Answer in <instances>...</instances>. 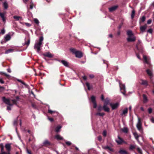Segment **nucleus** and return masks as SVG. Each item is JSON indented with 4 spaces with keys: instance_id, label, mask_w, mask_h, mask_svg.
Wrapping results in <instances>:
<instances>
[{
    "instance_id": "nucleus-1",
    "label": "nucleus",
    "mask_w": 154,
    "mask_h": 154,
    "mask_svg": "<svg viewBox=\"0 0 154 154\" xmlns=\"http://www.w3.org/2000/svg\"><path fill=\"white\" fill-rule=\"evenodd\" d=\"M43 37L41 36L39 38L38 42H35V44L34 48L38 53L41 50V48L43 43Z\"/></svg>"
},
{
    "instance_id": "nucleus-2",
    "label": "nucleus",
    "mask_w": 154,
    "mask_h": 154,
    "mask_svg": "<svg viewBox=\"0 0 154 154\" xmlns=\"http://www.w3.org/2000/svg\"><path fill=\"white\" fill-rule=\"evenodd\" d=\"M128 38L127 40L128 42H134L136 40L135 37L134 36L131 30H128L127 32Z\"/></svg>"
},
{
    "instance_id": "nucleus-3",
    "label": "nucleus",
    "mask_w": 154,
    "mask_h": 154,
    "mask_svg": "<svg viewBox=\"0 0 154 154\" xmlns=\"http://www.w3.org/2000/svg\"><path fill=\"white\" fill-rule=\"evenodd\" d=\"M120 105L119 103L117 102L115 103H110V105L112 110L117 109Z\"/></svg>"
},
{
    "instance_id": "nucleus-4",
    "label": "nucleus",
    "mask_w": 154,
    "mask_h": 154,
    "mask_svg": "<svg viewBox=\"0 0 154 154\" xmlns=\"http://www.w3.org/2000/svg\"><path fill=\"white\" fill-rule=\"evenodd\" d=\"M119 83L121 92L124 95H125V93L126 92L125 86L124 85L122 84L120 82H119Z\"/></svg>"
},
{
    "instance_id": "nucleus-5",
    "label": "nucleus",
    "mask_w": 154,
    "mask_h": 154,
    "mask_svg": "<svg viewBox=\"0 0 154 154\" xmlns=\"http://www.w3.org/2000/svg\"><path fill=\"white\" fill-rule=\"evenodd\" d=\"M3 101L6 104L9 105V106H12V104L10 103L9 100L5 98V97L2 98Z\"/></svg>"
},
{
    "instance_id": "nucleus-6",
    "label": "nucleus",
    "mask_w": 154,
    "mask_h": 154,
    "mask_svg": "<svg viewBox=\"0 0 154 154\" xmlns=\"http://www.w3.org/2000/svg\"><path fill=\"white\" fill-rule=\"evenodd\" d=\"M143 58L145 63L149 65V66H150V63L149 62V58L147 57L146 56L144 55H143Z\"/></svg>"
},
{
    "instance_id": "nucleus-7",
    "label": "nucleus",
    "mask_w": 154,
    "mask_h": 154,
    "mask_svg": "<svg viewBox=\"0 0 154 154\" xmlns=\"http://www.w3.org/2000/svg\"><path fill=\"white\" fill-rule=\"evenodd\" d=\"M118 7V5H115L109 8V11L110 12H112L116 10Z\"/></svg>"
},
{
    "instance_id": "nucleus-8",
    "label": "nucleus",
    "mask_w": 154,
    "mask_h": 154,
    "mask_svg": "<svg viewBox=\"0 0 154 154\" xmlns=\"http://www.w3.org/2000/svg\"><path fill=\"white\" fill-rule=\"evenodd\" d=\"M75 54L76 57L79 58H80L83 56L82 52L79 51H77Z\"/></svg>"
},
{
    "instance_id": "nucleus-9",
    "label": "nucleus",
    "mask_w": 154,
    "mask_h": 154,
    "mask_svg": "<svg viewBox=\"0 0 154 154\" xmlns=\"http://www.w3.org/2000/svg\"><path fill=\"white\" fill-rule=\"evenodd\" d=\"M137 127L139 131L141 130V123L139 118L138 119V122L137 125Z\"/></svg>"
},
{
    "instance_id": "nucleus-10",
    "label": "nucleus",
    "mask_w": 154,
    "mask_h": 154,
    "mask_svg": "<svg viewBox=\"0 0 154 154\" xmlns=\"http://www.w3.org/2000/svg\"><path fill=\"white\" fill-rule=\"evenodd\" d=\"M51 144L47 140H44L42 143V146H47L50 145Z\"/></svg>"
},
{
    "instance_id": "nucleus-11",
    "label": "nucleus",
    "mask_w": 154,
    "mask_h": 154,
    "mask_svg": "<svg viewBox=\"0 0 154 154\" xmlns=\"http://www.w3.org/2000/svg\"><path fill=\"white\" fill-rule=\"evenodd\" d=\"M147 27V26L146 25H145L144 26H140V31L142 32H144Z\"/></svg>"
},
{
    "instance_id": "nucleus-12",
    "label": "nucleus",
    "mask_w": 154,
    "mask_h": 154,
    "mask_svg": "<svg viewBox=\"0 0 154 154\" xmlns=\"http://www.w3.org/2000/svg\"><path fill=\"white\" fill-rule=\"evenodd\" d=\"M5 147L8 152H9L11 150V144L9 143L6 144L5 145Z\"/></svg>"
},
{
    "instance_id": "nucleus-13",
    "label": "nucleus",
    "mask_w": 154,
    "mask_h": 154,
    "mask_svg": "<svg viewBox=\"0 0 154 154\" xmlns=\"http://www.w3.org/2000/svg\"><path fill=\"white\" fill-rule=\"evenodd\" d=\"M6 13V12H4V13L0 12V16L2 18L3 21L5 22V19L4 16Z\"/></svg>"
},
{
    "instance_id": "nucleus-14",
    "label": "nucleus",
    "mask_w": 154,
    "mask_h": 154,
    "mask_svg": "<svg viewBox=\"0 0 154 154\" xmlns=\"http://www.w3.org/2000/svg\"><path fill=\"white\" fill-rule=\"evenodd\" d=\"M4 38L6 41H9L11 38V36L10 34H8L6 35L4 37Z\"/></svg>"
},
{
    "instance_id": "nucleus-15",
    "label": "nucleus",
    "mask_w": 154,
    "mask_h": 154,
    "mask_svg": "<svg viewBox=\"0 0 154 154\" xmlns=\"http://www.w3.org/2000/svg\"><path fill=\"white\" fill-rule=\"evenodd\" d=\"M128 109L127 108H125L122 111L121 115L122 116H125V114L128 113Z\"/></svg>"
},
{
    "instance_id": "nucleus-16",
    "label": "nucleus",
    "mask_w": 154,
    "mask_h": 154,
    "mask_svg": "<svg viewBox=\"0 0 154 154\" xmlns=\"http://www.w3.org/2000/svg\"><path fill=\"white\" fill-rule=\"evenodd\" d=\"M118 140H116V141L118 144H121L123 142V140L119 136H118Z\"/></svg>"
},
{
    "instance_id": "nucleus-17",
    "label": "nucleus",
    "mask_w": 154,
    "mask_h": 154,
    "mask_svg": "<svg viewBox=\"0 0 154 154\" xmlns=\"http://www.w3.org/2000/svg\"><path fill=\"white\" fill-rule=\"evenodd\" d=\"M44 56L47 57H48L51 58L53 57V56L49 52H48L46 53L43 54Z\"/></svg>"
},
{
    "instance_id": "nucleus-18",
    "label": "nucleus",
    "mask_w": 154,
    "mask_h": 154,
    "mask_svg": "<svg viewBox=\"0 0 154 154\" xmlns=\"http://www.w3.org/2000/svg\"><path fill=\"white\" fill-rule=\"evenodd\" d=\"M107 105L104 104L103 106V109L105 111L109 112V109Z\"/></svg>"
},
{
    "instance_id": "nucleus-19",
    "label": "nucleus",
    "mask_w": 154,
    "mask_h": 154,
    "mask_svg": "<svg viewBox=\"0 0 154 154\" xmlns=\"http://www.w3.org/2000/svg\"><path fill=\"white\" fill-rule=\"evenodd\" d=\"M120 154H128V152L125 150L120 149L119 152Z\"/></svg>"
},
{
    "instance_id": "nucleus-20",
    "label": "nucleus",
    "mask_w": 154,
    "mask_h": 154,
    "mask_svg": "<svg viewBox=\"0 0 154 154\" xmlns=\"http://www.w3.org/2000/svg\"><path fill=\"white\" fill-rule=\"evenodd\" d=\"M13 17L16 21L19 20H22V17L19 16H14Z\"/></svg>"
},
{
    "instance_id": "nucleus-21",
    "label": "nucleus",
    "mask_w": 154,
    "mask_h": 154,
    "mask_svg": "<svg viewBox=\"0 0 154 154\" xmlns=\"http://www.w3.org/2000/svg\"><path fill=\"white\" fill-rule=\"evenodd\" d=\"M146 72L148 75L150 77V78L152 76V71L150 70L149 69H148L146 70Z\"/></svg>"
},
{
    "instance_id": "nucleus-22",
    "label": "nucleus",
    "mask_w": 154,
    "mask_h": 154,
    "mask_svg": "<svg viewBox=\"0 0 154 154\" xmlns=\"http://www.w3.org/2000/svg\"><path fill=\"white\" fill-rule=\"evenodd\" d=\"M134 135L135 138V139L137 140L138 142L140 144V141L138 139V138L139 137V136L136 133H135L134 134Z\"/></svg>"
},
{
    "instance_id": "nucleus-23",
    "label": "nucleus",
    "mask_w": 154,
    "mask_h": 154,
    "mask_svg": "<svg viewBox=\"0 0 154 154\" xmlns=\"http://www.w3.org/2000/svg\"><path fill=\"white\" fill-rule=\"evenodd\" d=\"M61 62L65 66H68V63L67 61L64 60H63L61 61Z\"/></svg>"
},
{
    "instance_id": "nucleus-24",
    "label": "nucleus",
    "mask_w": 154,
    "mask_h": 154,
    "mask_svg": "<svg viewBox=\"0 0 154 154\" xmlns=\"http://www.w3.org/2000/svg\"><path fill=\"white\" fill-rule=\"evenodd\" d=\"M55 137L57 140H62L63 139V138L59 134L56 135Z\"/></svg>"
},
{
    "instance_id": "nucleus-25",
    "label": "nucleus",
    "mask_w": 154,
    "mask_h": 154,
    "mask_svg": "<svg viewBox=\"0 0 154 154\" xmlns=\"http://www.w3.org/2000/svg\"><path fill=\"white\" fill-rule=\"evenodd\" d=\"M103 148L104 149H108L110 151H112V149L109 147L108 146H103Z\"/></svg>"
},
{
    "instance_id": "nucleus-26",
    "label": "nucleus",
    "mask_w": 154,
    "mask_h": 154,
    "mask_svg": "<svg viewBox=\"0 0 154 154\" xmlns=\"http://www.w3.org/2000/svg\"><path fill=\"white\" fill-rule=\"evenodd\" d=\"M14 51V50L12 49H9L7 50H6L5 52V54H7L9 53L12 52H13Z\"/></svg>"
},
{
    "instance_id": "nucleus-27",
    "label": "nucleus",
    "mask_w": 154,
    "mask_h": 154,
    "mask_svg": "<svg viewBox=\"0 0 154 154\" xmlns=\"http://www.w3.org/2000/svg\"><path fill=\"white\" fill-rule=\"evenodd\" d=\"M141 84L142 85H147V81L146 80H141Z\"/></svg>"
},
{
    "instance_id": "nucleus-28",
    "label": "nucleus",
    "mask_w": 154,
    "mask_h": 154,
    "mask_svg": "<svg viewBox=\"0 0 154 154\" xmlns=\"http://www.w3.org/2000/svg\"><path fill=\"white\" fill-rule=\"evenodd\" d=\"M3 6L5 9H7L8 7V3L6 2H5L3 4Z\"/></svg>"
},
{
    "instance_id": "nucleus-29",
    "label": "nucleus",
    "mask_w": 154,
    "mask_h": 154,
    "mask_svg": "<svg viewBox=\"0 0 154 154\" xmlns=\"http://www.w3.org/2000/svg\"><path fill=\"white\" fill-rule=\"evenodd\" d=\"M143 102L144 103H146L148 101V99L147 98V97L146 96L144 95L143 94Z\"/></svg>"
},
{
    "instance_id": "nucleus-30",
    "label": "nucleus",
    "mask_w": 154,
    "mask_h": 154,
    "mask_svg": "<svg viewBox=\"0 0 154 154\" xmlns=\"http://www.w3.org/2000/svg\"><path fill=\"white\" fill-rule=\"evenodd\" d=\"M61 127H62L60 125L57 126L55 129L56 131L57 132H59L60 129L61 128Z\"/></svg>"
},
{
    "instance_id": "nucleus-31",
    "label": "nucleus",
    "mask_w": 154,
    "mask_h": 154,
    "mask_svg": "<svg viewBox=\"0 0 154 154\" xmlns=\"http://www.w3.org/2000/svg\"><path fill=\"white\" fill-rule=\"evenodd\" d=\"M0 147L1 148V152H4L3 151L4 150V146L3 144L2 143H1L0 144Z\"/></svg>"
},
{
    "instance_id": "nucleus-32",
    "label": "nucleus",
    "mask_w": 154,
    "mask_h": 154,
    "mask_svg": "<svg viewBox=\"0 0 154 154\" xmlns=\"http://www.w3.org/2000/svg\"><path fill=\"white\" fill-rule=\"evenodd\" d=\"M70 51L72 52L73 54H75L76 52L77 51L74 48H71L70 49Z\"/></svg>"
},
{
    "instance_id": "nucleus-33",
    "label": "nucleus",
    "mask_w": 154,
    "mask_h": 154,
    "mask_svg": "<svg viewBox=\"0 0 154 154\" xmlns=\"http://www.w3.org/2000/svg\"><path fill=\"white\" fill-rule=\"evenodd\" d=\"M91 100L93 103L96 102L95 97L94 96H91Z\"/></svg>"
},
{
    "instance_id": "nucleus-34",
    "label": "nucleus",
    "mask_w": 154,
    "mask_h": 154,
    "mask_svg": "<svg viewBox=\"0 0 154 154\" xmlns=\"http://www.w3.org/2000/svg\"><path fill=\"white\" fill-rule=\"evenodd\" d=\"M135 13V11L134 10H133L132 11L131 14V17L132 19H133L134 18V16Z\"/></svg>"
},
{
    "instance_id": "nucleus-35",
    "label": "nucleus",
    "mask_w": 154,
    "mask_h": 154,
    "mask_svg": "<svg viewBox=\"0 0 154 154\" xmlns=\"http://www.w3.org/2000/svg\"><path fill=\"white\" fill-rule=\"evenodd\" d=\"M104 114H105L104 113H100V112L97 113H96V115H99V116H103L104 115Z\"/></svg>"
},
{
    "instance_id": "nucleus-36",
    "label": "nucleus",
    "mask_w": 154,
    "mask_h": 154,
    "mask_svg": "<svg viewBox=\"0 0 154 154\" xmlns=\"http://www.w3.org/2000/svg\"><path fill=\"white\" fill-rule=\"evenodd\" d=\"M122 131L125 133H127L128 131V129L127 128L125 127L122 129Z\"/></svg>"
},
{
    "instance_id": "nucleus-37",
    "label": "nucleus",
    "mask_w": 154,
    "mask_h": 154,
    "mask_svg": "<svg viewBox=\"0 0 154 154\" xmlns=\"http://www.w3.org/2000/svg\"><path fill=\"white\" fill-rule=\"evenodd\" d=\"M135 148V146L133 145H130V147L129 149H130L132 150L134 149Z\"/></svg>"
},
{
    "instance_id": "nucleus-38",
    "label": "nucleus",
    "mask_w": 154,
    "mask_h": 154,
    "mask_svg": "<svg viewBox=\"0 0 154 154\" xmlns=\"http://www.w3.org/2000/svg\"><path fill=\"white\" fill-rule=\"evenodd\" d=\"M30 42V39H29L27 41V42H25L24 43V45H26L28 46L29 45V44Z\"/></svg>"
},
{
    "instance_id": "nucleus-39",
    "label": "nucleus",
    "mask_w": 154,
    "mask_h": 154,
    "mask_svg": "<svg viewBox=\"0 0 154 154\" xmlns=\"http://www.w3.org/2000/svg\"><path fill=\"white\" fill-rule=\"evenodd\" d=\"M17 81L21 82L22 84H23V85H25L26 86L27 85L26 84H25L24 82H23L21 80H20V79H18Z\"/></svg>"
},
{
    "instance_id": "nucleus-40",
    "label": "nucleus",
    "mask_w": 154,
    "mask_h": 154,
    "mask_svg": "<svg viewBox=\"0 0 154 154\" xmlns=\"http://www.w3.org/2000/svg\"><path fill=\"white\" fill-rule=\"evenodd\" d=\"M137 150L138 152L140 154H141L142 153V150L140 149L139 148L137 147Z\"/></svg>"
},
{
    "instance_id": "nucleus-41",
    "label": "nucleus",
    "mask_w": 154,
    "mask_h": 154,
    "mask_svg": "<svg viewBox=\"0 0 154 154\" xmlns=\"http://www.w3.org/2000/svg\"><path fill=\"white\" fill-rule=\"evenodd\" d=\"M86 85L88 88V90H90V87L89 84L88 82L86 83Z\"/></svg>"
},
{
    "instance_id": "nucleus-42",
    "label": "nucleus",
    "mask_w": 154,
    "mask_h": 154,
    "mask_svg": "<svg viewBox=\"0 0 154 154\" xmlns=\"http://www.w3.org/2000/svg\"><path fill=\"white\" fill-rule=\"evenodd\" d=\"M34 21L37 24H38L39 23L38 20L37 19H34Z\"/></svg>"
},
{
    "instance_id": "nucleus-43",
    "label": "nucleus",
    "mask_w": 154,
    "mask_h": 154,
    "mask_svg": "<svg viewBox=\"0 0 154 154\" xmlns=\"http://www.w3.org/2000/svg\"><path fill=\"white\" fill-rule=\"evenodd\" d=\"M109 102V100L108 99H106L105 101V104L107 105Z\"/></svg>"
},
{
    "instance_id": "nucleus-44",
    "label": "nucleus",
    "mask_w": 154,
    "mask_h": 154,
    "mask_svg": "<svg viewBox=\"0 0 154 154\" xmlns=\"http://www.w3.org/2000/svg\"><path fill=\"white\" fill-rule=\"evenodd\" d=\"M141 20L142 22H143L145 20V17L144 16H143L140 19Z\"/></svg>"
},
{
    "instance_id": "nucleus-45",
    "label": "nucleus",
    "mask_w": 154,
    "mask_h": 154,
    "mask_svg": "<svg viewBox=\"0 0 154 154\" xmlns=\"http://www.w3.org/2000/svg\"><path fill=\"white\" fill-rule=\"evenodd\" d=\"M34 6V5L32 3H31V4L30 6V8L31 9H32L33 8V7Z\"/></svg>"
},
{
    "instance_id": "nucleus-46",
    "label": "nucleus",
    "mask_w": 154,
    "mask_h": 154,
    "mask_svg": "<svg viewBox=\"0 0 154 154\" xmlns=\"http://www.w3.org/2000/svg\"><path fill=\"white\" fill-rule=\"evenodd\" d=\"M148 112L150 114L152 112V109L151 108H149L148 109Z\"/></svg>"
},
{
    "instance_id": "nucleus-47",
    "label": "nucleus",
    "mask_w": 154,
    "mask_h": 154,
    "mask_svg": "<svg viewBox=\"0 0 154 154\" xmlns=\"http://www.w3.org/2000/svg\"><path fill=\"white\" fill-rule=\"evenodd\" d=\"M5 32V30L4 29H2L1 30V32H0L1 34H4Z\"/></svg>"
},
{
    "instance_id": "nucleus-48",
    "label": "nucleus",
    "mask_w": 154,
    "mask_h": 154,
    "mask_svg": "<svg viewBox=\"0 0 154 154\" xmlns=\"http://www.w3.org/2000/svg\"><path fill=\"white\" fill-rule=\"evenodd\" d=\"M65 143L68 146H69L71 144V142L69 141H66Z\"/></svg>"
},
{
    "instance_id": "nucleus-49",
    "label": "nucleus",
    "mask_w": 154,
    "mask_h": 154,
    "mask_svg": "<svg viewBox=\"0 0 154 154\" xmlns=\"http://www.w3.org/2000/svg\"><path fill=\"white\" fill-rule=\"evenodd\" d=\"M103 135L104 137H106V132L105 130L103 131Z\"/></svg>"
},
{
    "instance_id": "nucleus-50",
    "label": "nucleus",
    "mask_w": 154,
    "mask_h": 154,
    "mask_svg": "<svg viewBox=\"0 0 154 154\" xmlns=\"http://www.w3.org/2000/svg\"><path fill=\"white\" fill-rule=\"evenodd\" d=\"M150 121L151 122L154 123V118L153 117H152L150 118Z\"/></svg>"
},
{
    "instance_id": "nucleus-51",
    "label": "nucleus",
    "mask_w": 154,
    "mask_h": 154,
    "mask_svg": "<svg viewBox=\"0 0 154 154\" xmlns=\"http://www.w3.org/2000/svg\"><path fill=\"white\" fill-rule=\"evenodd\" d=\"M152 30L151 29H149L148 31L147 32H149L150 33H152Z\"/></svg>"
},
{
    "instance_id": "nucleus-52",
    "label": "nucleus",
    "mask_w": 154,
    "mask_h": 154,
    "mask_svg": "<svg viewBox=\"0 0 154 154\" xmlns=\"http://www.w3.org/2000/svg\"><path fill=\"white\" fill-rule=\"evenodd\" d=\"M48 113H50L52 114V113L54 112V111H53L49 109L48 110Z\"/></svg>"
},
{
    "instance_id": "nucleus-53",
    "label": "nucleus",
    "mask_w": 154,
    "mask_h": 154,
    "mask_svg": "<svg viewBox=\"0 0 154 154\" xmlns=\"http://www.w3.org/2000/svg\"><path fill=\"white\" fill-rule=\"evenodd\" d=\"M94 104L93 107L94 108H96L97 106V104L96 102L93 103Z\"/></svg>"
},
{
    "instance_id": "nucleus-54",
    "label": "nucleus",
    "mask_w": 154,
    "mask_h": 154,
    "mask_svg": "<svg viewBox=\"0 0 154 154\" xmlns=\"http://www.w3.org/2000/svg\"><path fill=\"white\" fill-rule=\"evenodd\" d=\"M0 154H10V153L9 152H1V153Z\"/></svg>"
},
{
    "instance_id": "nucleus-55",
    "label": "nucleus",
    "mask_w": 154,
    "mask_h": 154,
    "mask_svg": "<svg viewBox=\"0 0 154 154\" xmlns=\"http://www.w3.org/2000/svg\"><path fill=\"white\" fill-rule=\"evenodd\" d=\"M0 83L1 84H4V82L2 79H0Z\"/></svg>"
},
{
    "instance_id": "nucleus-56",
    "label": "nucleus",
    "mask_w": 154,
    "mask_h": 154,
    "mask_svg": "<svg viewBox=\"0 0 154 154\" xmlns=\"http://www.w3.org/2000/svg\"><path fill=\"white\" fill-rule=\"evenodd\" d=\"M151 22H152V20H150V19L149 20L147 21V24H150V23H151Z\"/></svg>"
},
{
    "instance_id": "nucleus-57",
    "label": "nucleus",
    "mask_w": 154,
    "mask_h": 154,
    "mask_svg": "<svg viewBox=\"0 0 154 154\" xmlns=\"http://www.w3.org/2000/svg\"><path fill=\"white\" fill-rule=\"evenodd\" d=\"M48 119L51 122H53L54 121V119L52 118H50L49 117L48 118Z\"/></svg>"
},
{
    "instance_id": "nucleus-58",
    "label": "nucleus",
    "mask_w": 154,
    "mask_h": 154,
    "mask_svg": "<svg viewBox=\"0 0 154 154\" xmlns=\"http://www.w3.org/2000/svg\"><path fill=\"white\" fill-rule=\"evenodd\" d=\"M98 140L100 141H101L102 140V137H101L100 136H99L98 137Z\"/></svg>"
},
{
    "instance_id": "nucleus-59",
    "label": "nucleus",
    "mask_w": 154,
    "mask_h": 154,
    "mask_svg": "<svg viewBox=\"0 0 154 154\" xmlns=\"http://www.w3.org/2000/svg\"><path fill=\"white\" fill-rule=\"evenodd\" d=\"M17 124V120H15L14 122V125H16Z\"/></svg>"
},
{
    "instance_id": "nucleus-60",
    "label": "nucleus",
    "mask_w": 154,
    "mask_h": 154,
    "mask_svg": "<svg viewBox=\"0 0 154 154\" xmlns=\"http://www.w3.org/2000/svg\"><path fill=\"white\" fill-rule=\"evenodd\" d=\"M102 109V108L101 106H100L98 107V110H101Z\"/></svg>"
},
{
    "instance_id": "nucleus-61",
    "label": "nucleus",
    "mask_w": 154,
    "mask_h": 154,
    "mask_svg": "<svg viewBox=\"0 0 154 154\" xmlns=\"http://www.w3.org/2000/svg\"><path fill=\"white\" fill-rule=\"evenodd\" d=\"M25 24L28 26H31V25L28 23H26Z\"/></svg>"
},
{
    "instance_id": "nucleus-62",
    "label": "nucleus",
    "mask_w": 154,
    "mask_h": 154,
    "mask_svg": "<svg viewBox=\"0 0 154 154\" xmlns=\"http://www.w3.org/2000/svg\"><path fill=\"white\" fill-rule=\"evenodd\" d=\"M4 89V88L3 87L0 86V90H3Z\"/></svg>"
},
{
    "instance_id": "nucleus-63",
    "label": "nucleus",
    "mask_w": 154,
    "mask_h": 154,
    "mask_svg": "<svg viewBox=\"0 0 154 154\" xmlns=\"http://www.w3.org/2000/svg\"><path fill=\"white\" fill-rule=\"evenodd\" d=\"M101 99L102 100H103L104 99V97L103 95H102L101 96Z\"/></svg>"
},
{
    "instance_id": "nucleus-64",
    "label": "nucleus",
    "mask_w": 154,
    "mask_h": 154,
    "mask_svg": "<svg viewBox=\"0 0 154 154\" xmlns=\"http://www.w3.org/2000/svg\"><path fill=\"white\" fill-rule=\"evenodd\" d=\"M12 101L14 104H15L16 103V100H12Z\"/></svg>"
}]
</instances>
